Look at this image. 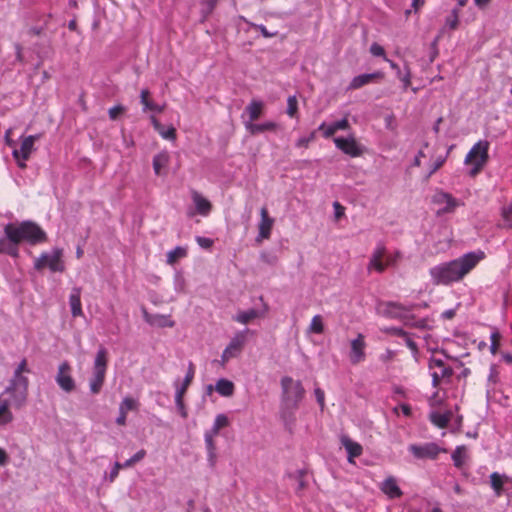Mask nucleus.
I'll use <instances>...</instances> for the list:
<instances>
[{"instance_id":"774afa93","label":"nucleus","mask_w":512,"mask_h":512,"mask_svg":"<svg viewBox=\"0 0 512 512\" xmlns=\"http://www.w3.org/2000/svg\"><path fill=\"white\" fill-rule=\"evenodd\" d=\"M334 210H335V217L339 219L344 215V207L339 202H334L333 204Z\"/></svg>"},{"instance_id":"f03ea898","label":"nucleus","mask_w":512,"mask_h":512,"mask_svg":"<svg viewBox=\"0 0 512 512\" xmlns=\"http://www.w3.org/2000/svg\"><path fill=\"white\" fill-rule=\"evenodd\" d=\"M281 418L286 424L293 423L294 413L305 395V389L301 381L293 380L289 376L281 379Z\"/></svg>"},{"instance_id":"393cba45","label":"nucleus","mask_w":512,"mask_h":512,"mask_svg":"<svg viewBox=\"0 0 512 512\" xmlns=\"http://www.w3.org/2000/svg\"><path fill=\"white\" fill-rule=\"evenodd\" d=\"M244 126L251 135H257L265 131H275L278 128V124L273 121H266L260 124L244 121Z\"/></svg>"},{"instance_id":"bf43d9fd","label":"nucleus","mask_w":512,"mask_h":512,"mask_svg":"<svg viewBox=\"0 0 512 512\" xmlns=\"http://www.w3.org/2000/svg\"><path fill=\"white\" fill-rule=\"evenodd\" d=\"M385 253H386V247L384 246V244L378 243L377 246L375 247V249L373 250L371 257H374L377 259H382L383 256L385 255Z\"/></svg>"},{"instance_id":"864d4df0","label":"nucleus","mask_w":512,"mask_h":512,"mask_svg":"<svg viewBox=\"0 0 512 512\" xmlns=\"http://www.w3.org/2000/svg\"><path fill=\"white\" fill-rule=\"evenodd\" d=\"M397 76L400 79V81L403 83V88L406 90L411 84L410 69L406 66L405 73L402 74V72H400V74H397Z\"/></svg>"},{"instance_id":"603ef678","label":"nucleus","mask_w":512,"mask_h":512,"mask_svg":"<svg viewBox=\"0 0 512 512\" xmlns=\"http://www.w3.org/2000/svg\"><path fill=\"white\" fill-rule=\"evenodd\" d=\"M502 217L508 227H512V202L502 209Z\"/></svg>"},{"instance_id":"c03bdc74","label":"nucleus","mask_w":512,"mask_h":512,"mask_svg":"<svg viewBox=\"0 0 512 512\" xmlns=\"http://www.w3.org/2000/svg\"><path fill=\"white\" fill-rule=\"evenodd\" d=\"M446 26L450 29L455 30L459 25V8H454L451 15L446 18Z\"/></svg>"},{"instance_id":"680f3d73","label":"nucleus","mask_w":512,"mask_h":512,"mask_svg":"<svg viewBox=\"0 0 512 512\" xmlns=\"http://www.w3.org/2000/svg\"><path fill=\"white\" fill-rule=\"evenodd\" d=\"M123 468L124 467L122 466V463L115 462L113 467H112V469H111V471H110V474H109V481L113 482L117 478L120 469H123Z\"/></svg>"},{"instance_id":"20e7f679","label":"nucleus","mask_w":512,"mask_h":512,"mask_svg":"<svg viewBox=\"0 0 512 512\" xmlns=\"http://www.w3.org/2000/svg\"><path fill=\"white\" fill-rule=\"evenodd\" d=\"M108 365V352L103 346H100L93 363L92 376L89 379V389L92 394H99L106 377Z\"/></svg>"},{"instance_id":"37998d69","label":"nucleus","mask_w":512,"mask_h":512,"mask_svg":"<svg viewBox=\"0 0 512 512\" xmlns=\"http://www.w3.org/2000/svg\"><path fill=\"white\" fill-rule=\"evenodd\" d=\"M309 330L316 334H321L324 331V325L322 321V317L320 315H315L310 323Z\"/></svg>"},{"instance_id":"cd10ccee","label":"nucleus","mask_w":512,"mask_h":512,"mask_svg":"<svg viewBox=\"0 0 512 512\" xmlns=\"http://www.w3.org/2000/svg\"><path fill=\"white\" fill-rule=\"evenodd\" d=\"M469 456L467 453V447L465 445L456 446L451 454V459L456 468L461 469Z\"/></svg>"},{"instance_id":"a19ab883","label":"nucleus","mask_w":512,"mask_h":512,"mask_svg":"<svg viewBox=\"0 0 512 512\" xmlns=\"http://www.w3.org/2000/svg\"><path fill=\"white\" fill-rule=\"evenodd\" d=\"M187 255V249L181 246L175 247L167 253L166 263L173 265L180 258H184Z\"/></svg>"},{"instance_id":"6e6d98bb","label":"nucleus","mask_w":512,"mask_h":512,"mask_svg":"<svg viewBox=\"0 0 512 512\" xmlns=\"http://www.w3.org/2000/svg\"><path fill=\"white\" fill-rule=\"evenodd\" d=\"M125 111V108L124 106L122 105H115L113 107H111L108 111V114H109V118L111 120H116L117 117L123 113Z\"/></svg>"},{"instance_id":"b1692460","label":"nucleus","mask_w":512,"mask_h":512,"mask_svg":"<svg viewBox=\"0 0 512 512\" xmlns=\"http://www.w3.org/2000/svg\"><path fill=\"white\" fill-rule=\"evenodd\" d=\"M350 127L348 119L342 118L332 124L326 126L323 122L319 125L318 130L323 131V136L325 138H330L333 136L338 130H347Z\"/></svg>"},{"instance_id":"09e8293b","label":"nucleus","mask_w":512,"mask_h":512,"mask_svg":"<svg viewBox=\"0 0 512 512\" xmlns=\"http://www.w3.org/2000/svg\"><path fill=\"white\" fill-rule=\"evenodd\" d=\"M500 339H501V334L499 333L498 330H494L491 335H490V340H491V344H490V352L495 355L497 353V350H498V347H499V342H500Z\"/></svg>"},{"instance_id":"ea45409f","label":"nucleus","mask_w":512,"mask_h":512,"mask_svg":"<svg viewBox=\"0 0 512 512\" xmlns=\"http://www.w3.org/2000/svg\"><path fill=\"white\" fill-rule=\"evenodd\" d=\"M219 0H200L201 4V22H205L214 11Z\"/></svg>"},{"instance_id":"4468645a","label":"nucleus","mask_w":512,"mask_h":512,"mask_svg":"<svg viewBox=\"0 0 512 512\" xmlns=\"http://www.w3.org/2000/svg\"><path fill=\"white\" fill-rule=\"evenodd\" d=\"M41 138V134L29 135L26 137H21V145L19 149H14L12 151V156L15 160H23L27 161L32 152L36 150L35 142Z\"/></svg>"},{"instance_id":"a211bd4d","label":"nucleus","mask_w":512,"mask_h":512,"mask_svg":"<svg viewBox=\"0 0 512 512\" xmlns=\"http://www.w3.org/2000/svg\"><path fill=\"white\" fill-rule=\"evenodd\" d=\"M138 406L139 403L136 399L129 396L124 397L119 404V414L115 420L116 424L119 426L126 425L127 413L129 411L137 410Z\"/></svg>"},{"instance_id":"c756f323","label":"nucleus","mask_w":512,"mask_h":512,"mask_svg":"<svg viewBox=\"0 0 512 512\" xmlns=\"http://www.w3.org/2000/svg\"><path fill=\"white\" fill-rule=\"evenodd\" d=\"M170 160L169 153L167 151H161L153 157V170L156 175L162 174V169L165 168Z\"/></svg>"},{"instance_id":"69168bd1","label":"nucleus","mask_w":512,"mask_h":512,"mask_svg":"<svg viewBox=\"0 0 512 512\" xmlns=\"http://www.w3.org/2000/svg\"><path fill=\"white\" fill-rule=\"evenodd\" d=\"M387 333L404 338L408 333L400 327H391L386 329Z\"/></svg>"},{"instance_id":"72a5a7b5","label":"nucleus","mask_w":512,"mask_h":512,"mask_svg":"<svg viewBox=\"0 0 512 512\" xmlns=\"http://www.w3.org/2000/svg\"><path fill=\"white\" fill-rule=\"evenodd\" d=\"M451 415L452 413L450 411L446 413H439L434 411L430 413L429 420L438 428H446L450 422Z\"/></svg>"},{"instance_id":"6e6552de","label":"nucleus","mask_w":512,"mask_h":512,"mask_svg":"<svg viewBox=\"0 0 512 512\" xmlns=\"http://www.w3.org/2000/svg\"><path fill=\"white\" fill-rule=\"evenodd\" d=\"M409 452L417 459H437L440 453H446L445 448H441L434 442L424 443L422 445L411 444L408 446Z\"/></svg>"},{"instance_id":"412c9836","label":"nucleus","mask_w":512,"mask_h":512,"mask_svg":"<svg viewBox=\"0 0 512 512\" xmlns=\"http://www.w3.org/2000/svg\"><path fill=\"white\" fill-rule=\"evenodd\" d=\"M143 318L149 325L159 328L173 327L175 325V322L169 316L149 314L146 309H143Z\"/></svg>"},{"instance_id":"f3484780","label":"nucleus","mask_w":512,"mask_h":512,"mask_svg":"<svg viewBox=\"0 0 512 512\" xmlns=\"http://www.w3.org/2000/svg\"><path fill=\"white\" fill-rule=\"evenodd\" d=\"M489 142L486 140H480L470 149L468 154L465 157V163L468 164L470 162L481 161L487 162L489 155Z\"/></svg>"},{"instance_id":"423d86ee","label":"nucleus","mask_w":512,"mask_h":512,"mask_svg":"<svg viewBox=\"0 0 512 512\" xmlns=\"http://www.w3.org/2000/svg\"><path fill=\"white\" fill-rule=\"evenodd\" d=\"M428 368L431 370L432 386L438 388L443 380L450 382L453 376V369L447 366L443 360L431 357L428 362Z\"/></svg>"},{"instance_id":"5fc2aeb1","label":"nucleus","mask_w":512,"mask_h":512,"mask_svg":"<svg viewBox=\"0 0 512 512\" xmlns=\"http://www.w3.org/2000/svg\"><path fill=\"white\" fill-rule=\"evenodd\" d=\"M253 27L255 29H257L261 33V35L265 38L275 37L278 34L277 31H275V32L268 31L267 28L263 24H253Z\"/></svg>"},{"instance_id":"7c9ffc66","label":"nucleus","mask_w":512,"mask_h":512,"mask_svg":"<svg viewBox=\"0 0 512 512\" xmlns=\"http://www.w3.org/2000/svg\"><path fill=\"white\" fill-rule=\"evenodd\" d=\"M264 104L260 100H251L250 103L246 106L245 110L249 115V120L251 123H254L255 120H257L262 112H263Z\"/></svg>"},{"instance_id":"dca6fc26","label":"nucleus","mask_w":512,"mask_h":512,"mask_svg":"<svg viewBox=\"0 0 512 512\" xmlns=\"http://www.w3.org/2000/svg\"><path fill=\"white\" fill-rule=\"evenodd\" d=\"M366 341L365 336L362 333H358L356 338L350 342V353L349 359L351 364L356 365L363 362L366 358Z\"/></svg>"},{"instance_id":"a878e982","label":"nucleus","mask_w":512,"mask_h":512,"mask_svg":"<svg viewBox=\"0 0 512 512\" xmlns=\"http://www.w3.org/2000/svg\"><path fill=\"white\" fill-rule=\"evenodd\" d=\"M341 444L344 446L348 453V461L350 463H353V459L359 457L363 452L362 446L359 443L351 440L348 436L341 437Z\"/></svg>"},{"instance_id":"0e129e2a","label":"nucleus","mask_w":512,"mask_h":512,"mask_svg":"<svg viewBox=\"0 0 512 512\" xmlns=\"http://www.w3.org/2000/svg\"><path fill=\"white\" fill-rule=\"evenodd\" d=\"M4 254H7V255L15 257V258L18 257V255H19L18 244H14L9 241V244H8L7 249Z\"/></svg>"},{"instance_id":"49530a36","label":"nucleus","mask_w":512,"mask_h":512,"mask_svg":"<svg viewBox=\"0 0 512 512\" xmlns=\"http://www.w3.org/2000/svg\"><path fill=\"white\" fill-rule=\"evenodd\" d=\"M184 395L185 394L181 393V391H176V393H175V404H176V407H177L180 415L183 418H186L187 417V410H186V407H185V404H184V401H183Z\"/></svg>"},{"instance_id":"2eb2a0df","label":"nucleus","mask_w":512,"mask_h":512,"mask_svg":"<svg viewBox=\"0 0 512 512\" xmlns=\"http://www.w3.org/2000/svg\"><path fill=\"white\" fill-rule=\"evenodd\" d=\"M335 146L344 154L350 157H359L363 154V148L359 145L354 136L336 137L333 139Z\"/></svg>"},{"instance_id":"7ed1b4c3","label":"nucleus","mask_w":512,"mask_h":512,"mask_svg":"<svg viewBox=\"0 0 512 512\" xmlns=\"http://www.w3.org/2000/svg\"><path fill=\"white\" fill-rule=\"evenodd\" d=\"M4 233L10 242L19 244L26 241L30 245H36L47 241L46 232L33 221H22L15 225L8 223L4 227Z\"/></svg>"},{"instance_id":"5701e85b","label":"nucleus","mask_w":512,"mask_h":512,"mask_svg":"<svg viewBox=\"0 0 512 512\" xmlns=\"http://www.w3.org/2000/svg\"><path fill=\"white\" fill-rule=\"evenodd\" d=\"M381 491L386 494L390 499L400 498L402 491L393 476L387 477L380 486Z\"/></svg>"},{"instance_id":"a18cd8bd","label":"nucleus","mask_w":512,"mask_h":512,"mask_svg":"<svg viewBox=\"0 0 512 512\" xmlns=\"http://www.w3.org/2000/svg\"><path fill=\"white\" fill-rule=\"evenodd\" d=\"M287 114L294 118L298 112V101L295 95L289 96L287 99Z\"/></svg>"},{"instance_id":"473e14b6","label":"nucleus","mask_w":512,"mask_h":512,"mask_svg":"<svg viewBox=\"0 0 512 512\" xmlns=\"http://www.w3.org/2000/svg\"><path fill=\"white\" fill-rule=\"evenodd\" d=\"M205 446L207 450V461L211 468H214L217 462L216 445L214 438L210 435H204Z\"/></svg>"},{"instance_id":"ddd939ff","label":"nucleus","mask_w":512,"mask_h":512,"mask_svg":"<svg viewBox=\"0 0 512 512\" xmlns=\"http://www.w3.org/2000/svg\"><path fill=\"white\" fill-rule=\"evenodd\" d=\"M24 373H30V369L28 367V362L26 358H23L19 362L6 387H17L29 390V379L27 376L24 375Z\"/></svg>"},{"instance_id":"f704fd0d","label":"nucleus","mask_w":512,"mask_h":512,"mask_svg":"<svg viewBox=\"0 0 512 512\" xmlns=\"http://www.w3.org/2000/svg\"><path fill=\"white\" fill-rule=\"evenodd\" d=\"M152 124L155 130L167 140H175L176 139V129L173 126H169L166 128L162 125L156 118L152 117Z\"/></svg>"},{"instance_id":"e2e57ef3","label":"nucleus","mask_w":512,"mask_h":512,"mask_svg":"<svg viewBox=\"0 0 512 512\" xmlns=\"http://www.w3.org/2000/svg\"><path fill=\"white\" fill-rule=\"evenodd\" d=\"M403 339L405 340V343H406L407 347L411 350V352L414 355H417L418 354L417 343L413 339H411L409 334H407Z\"/></svg>"},{"instance_id":"4be33fe9","label":"nucleus","mask_w":512,"mask_h":512,"mask_svg":"<svg viewBox=\"0 0 512 512\" xmlns=\"http://www.w3.org/2000/svg\"><path fill=\"white\" fill-rule=\"evenodd\" d=\"M268 305L266 303L263 304V310L259 311L256 309H248L245 311H240L234 316V320L241 323V324H247L251 320L262 317L268 312Z\"/></svg>"},{"instance_id":"58836bf2","label":"nucleus","mask_w":512,"mask_h":512,"mask_svg":"<svg viewBox=\"0 0 512 512\" xmlns=\"http://www.w3.org/2000/svg\"><path fill=\"white\" fill-rule=\"evenodd\" d=\"M194 375H195V366L192 362H189L188 364V370H187V373L183 379V382L181 383V385H178V384H175L176 385V391H181V393L185 394L189 385L191 384V382L193 381V378H194Z\"/></svg>"},{"instance_id":"2f4dec72","label":"nucleus","mask_w":512,"mask_h":512,"mask_svg":"<svg viewBox=\"0 0 512 512\" xmlns=\"http://www.w3.org/2000/svg\"><path fill=\"white\" fill-rule=\"evenodd\" d=\"M149 90L148 89H142L140 93V102L143 105V111H154L157 113H161L164 110V106L155 104L154 102L150 101L148 99L149 97Z\"/></svg>"},{"instance_id":"13d9d810","label":"nucleus","mask_w":512,"mask_h":512,"mask_svg":"<svg viewBox=\"0 0 512 512\" xmlns=\"http://www.w3.org/2000/svg\"><path fill=\"white\" fill-rule=\"evenodd\" d=\"M370 52L373 56L386 58L384 48L381 45H379L378 43H373L370 46Z\"/></svg>"},{"instance_id":"f8f14e48","label":"nucleus","mask_w":512,"mask_h":512,"mask_svg":"<svg viewBox=\"0 0 512 512\" xmlns=\"http://www.w3.org/2000/svg\"><path fill=\"white\" fill-rule=\"evenodd\" d=\"M432 202L436 205H444L437 211L438 215L452 213L458 206L463 205V203L453 197L452 194L444 191L436 192L432 197Z\"/></svg>"},{"instance_id":"39448f33","label":"nucleus","mask_w":512,"mask_h":512,"mask_svg":"<svg viewBox=\"0 0 512 512\" xmlns=\"http://www.w3.org/2000/svg\"><path fill=\"white\" fill-rule=\"evenodd\" d=\"M63 250L53 248L51 252H43L34 261V269L41 271L48 267L51 272H64L65 264L62 260Z\"/></svg>"},{"instance_id":"052dcab7","label":"nucleus","mask_w":512,"mask_h":512,"mask_svg":"<svg viewBox=\"0 0 512 512\" xmlns=\"http://www.w3.org/2000/svg\"><path fill=\"white\" fill-rule=\"evenodd\" d=\"M314 394H315V397H316V400L321 408V410H323L324 406H325V393L324 391L317 387L314 389Z\"/></svg>"},{"instance_id":"f257e3e1","label":"nucleus","mask_w":512,"mask_h":512,"mask_svg":"<svg viewBox=\"0 0 512 512\" xmlns=\"http://www.w3.org/2000/svg\"><path fill=\"white\" fill-rule=\"evenodd\" d=\"M484 258L485 253L482 250H477L437 264L429 269L431 282L435 286H449L460 282Z\"/></svg>"},{"instance_id":"de8ad7c7","label":"nucleus","mask_w":512,"mask_h":512,"mask_svg":"<svg viewBox=\"0 0 512 512\" xmlns=\"http://www.w3.org/2000/svg\"><path fill=\"white\" fill-rule=\"evenodd\" d=\"M146 456V451L144 449H140L136 452L131 458L122 463L124 468H128L133 466L135 463L140 462Z\"/></svg>"},{"instance_id":"6ab92c4d","label":"nucleus","mask_w":512,"mask_h":512,"mask_svg":"<svg viewBox=\"0 0 512 512\" xmlns=\"http://www.w3.org/2000/svg\"><path fill=\"white\" fill-rule=\"evenodd\" d=\"M261 220L259 223V232L256 240L260 242L263 239H268L271 235L272 226L274 219L269 217L268 210L266 207H262L260 210Z\"/></svg>"},{"instance_id":"e433bc0d","label":"nucleus","mask_w":512,"mask_h":512,"mask_svg":"<svg viewBox=\"0 0 512 512\" xmlns=\"http://www.w3.org/2000/svg\"><path fill=\"white\" fill-rule=\"evenodd\" d=\"M215 389L221 396L229 397L233 395L235 387L232 381L221 378L216 382Z\"/></svg>"},{"instance_id":"bb28decb","label":"nucleus","mask_w":512,"mask_h":512,"mask_svg":"<svg viewBox=\"0 0 512 512\" xmlns=\"http://www.w3.org/2000/svg\"><path fill=\"white\" fill-rule=\"evenodd\" d=\"M81 288L73 287L69 296V304L71 308V314L73 317L82 316V304H81Z\"/></svg>"},{"instance_id":"c85d7f7f","label":"nucleus","mask_w":512,"mask_h":512,"mask_svg":"<svg viewBox=\"0 0 512 512\" xmlns=\"http://www.w3.org/2000/svg\"><path fill=\"white\" fill-rule=\"evenodd\" d=\"M193 202L195 204L196 210L200 215L207 216L211 209L212 205L210 201H208L206 198H204L202 195H200L197 192L193 193Z\"/></svg>"},{"instance_id":"338daca9","label":"nucleus","mask_w":512,"mask_h":512,"mask_svg":"<svg viewBox=\"0 0 512 512\" xmlns=\"http://www.w3.org/2000/svg\"><path fill=\"white\" fill-rule=\"evenodd\" d=\"M196 241L197 243L202 247V248H210L212 245H213V241L210 239V238H206V237H200L198 236L196 238Z\"/></svg>"},{"instance_id":"79ce46f5","label":"nucleus","mask_w":512,"mask_h":512,"mask_svg":"<svg viewBox=\"0 0 512 512\" xmlns=\"http://www.w3.org/2000/svg\"><path fill=\"white\" fill-rule=\"evenodd\" d=\"M386 269V264L382 262V259H377L374 257H370L367 270L368 272H371L372 270H375L378 273H383Z\"/></svg>"},{"instance_id":"9b49d317","label":"nucleus","mask_w":512,"mask_h":512,"mask_svg":"<svg viewBox=\"0 0 512 512\" xmlns=\"http://www.w3.org/2000/svg\"><path fill=\"white\" fill-rule=\"evenodd\" d=\"M381 314L387 318L403 319L406 317V313L411 312L416 307L415 304H409L407 306L399 302H383L381 305Z\"/></svg>"},{"instance_id":"4d7b16f0","label":"nucleus","mask_w":512,"mask_h":512,"mask_svg":"<svg viewBox=\"0 0 512 512\" xmlns=\"http://www.w3.org/2000/svg\"><path fill=\"white\" fill-rule=\"evenodd\" d=\"M315 138V132H311L309 136L301 137L296 141L297 147H304L307 148L309 143L313 141Z\"/></svg>"},{"instance_id":"1a4fd4ad","label":"nucleus","mask_w":512,"mask_h":512,"mask_svg":"<svg viewBox=\"0 0 512 512\" xmlns=\"http://www.w3.org/2000/svg\"><path fill=\"white\" fill-rule=\"evenodd\" d=\"M55 381L60 389L66 393H71L76 389V382L72 377V368L68 361H63L58 366Z\"/></svg>"},{"instance_id":"0eeeda50","label":"nucleus","mask_w":512,"mask_h":512,"mask_svg":"<svg viewBox=\"0 0 512 512\" xmlns=\"http://www.w3.org/2000/svg\"><path fill=\"white\" fill-rule=\"evenodd\" d=\"M248 332H249V330L246 329L244 331L237 332L233 336V338L231 339V341L229 342V344L224 349V351L221 355L220 364L222 366H224L229 361V359L237 357L241 353V351L246 343V340H247L246 336H247Z\"/></svg>"},{"instance_id":"8fccbe9b","label":"nucleus","mask_w":512,"mask_h":512,"mask_svg":"<svg viewBox=\"0 0 512 512\" xmlns=\"http://www.w3.org/2000/svg\"><path fill=\"white\" fill-rule=\"evenodd\" d=\"M229 425L228 417L225 414H218L214 420L213 426H215L218 430H221L224 427Z\"/></svg>"},{"instance_id":"aec40b11","label":"nucleus","mask_w":512,"mask_h":512,"mask_svg":"<svg viewBox=\"0 0 512 512\" xmlns=\"http://www.w3.org/2000/svg\"><path fill=\"white\" fill-rule=\"evenodd\" d=\"M384 77V74L381 71H376L373 73H365L360 74L358 76H355L351 82L349 83L348 89L349 90H356L359 89L369 83L374 82L377 79H382Z\"/></svg>"},{"instance_id":"3c124183","label":"nucleus","mask_w":512,"mask_h":512,"mask_svg":"<svg viewBox=\"0 0 512 512\" xmlns=\"http://www.w3.org/2000/svg\"><path fill=\"white\" fill-rule=\"evenodd\" d=\"M446 158H447V155H440L438 156L435 161L433 162V164L431 165V168H430V171H429V174L428 176H431L432 174H434L439 168H441L443 166V164L445 163L446 161Z\"/></svg>"},{"instance_id":"c9c22d12","label":"nucleus","mask_w":512,"mask_h":512,"mask_svg":"<svg viewBox=\"0 0 512 512\" xmlns=\"http://www.w3.org/2000/svg\"><path fill=\"white\" fill-rule=\"evenodd\" d=\"M14 420L13 413L7 402L4 401L3 394L0 395V426H6Z\"/></svg>"},{"instance_id":"4c0bfd02","label":"nucleus","mask_w":512,"mask_h":512,"mask_svg":"<svg viewBox=\"0 0 512 512\" xmlns=\"http://www.w3.org/2000/svg\"><path fill=\"white\" fill-rule=\"evenodd\" d=\"M505 475H500L498 472H493L490 475V484L496 496H501L503 493Z\"/></svg>"},{"instance_id":"9d476101","label":"nucleus","mask_w":512,"mask_h":512,"mask_svg":"<svg viewBox=\"0 0 512 512\" xmlns=\"http://www.w3.org/2000/svg\"><path fill=\"white\" fill-rule=\"evenodd\" d=\"M1 394H3L4 401L7 402L10 408L13 407L20 410L27 404L29 390L17 387H6Z\"/></svg>"}]
</instances>
